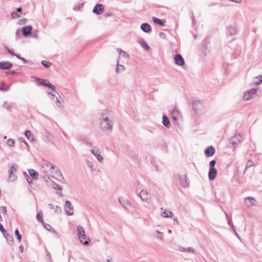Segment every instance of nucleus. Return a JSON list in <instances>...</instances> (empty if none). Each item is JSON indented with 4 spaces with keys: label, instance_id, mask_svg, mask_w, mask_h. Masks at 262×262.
Listing matches in <instances>:
<instances>
[{
    "label": "nucleus",
    "instance_id": "obj_1",
    "mask_svg": "<svg viewBox=\"0 0 262 262\" xmlns=\"http://www.w3.org/2000/svg\"><path fill=\"white\" fill-rule=\"evenodd\" d=\"M113 125L111 112L107 108L102 110L100 117V126L103 130H110Z\"/></svg>",
    "mask_w": 262,
    "mask_h": 262
},
{
    "label": "nucleus",
    "instance_id": "obj_2",
    "mask_svg": "<svg viewBox=\"0 0 262 262\" xmlns=\"http://www.w3.org/2000/svg\"><path fill=\"white\" fill-rule=\"evenodd\" d=\"M41 168L45 173L52 172L53 173L55 167L51 162L44 161L41 164Z\"/></svg>",
    "mask_w": 262,
    "mask_h": 262
},
{
    "label": "nucleus",
    "instance_id": "obj_3",
    "mask_svg": "<svg viewBox=\"0 0 262 262\" xmlns=\"http://www.w3.org/2000/svg\"><path fill=\"white\" fill-rule=\"evenodd\" d=\"M90 151L96 157L99 163H103V157L100 154V149L98 147L94 146L92 148L90 149Z\"/></svg>",
    "mask_w": 262,
    "mask_h": 262
},
{
    "label": "nucleus",
    "instance_id": "obj_4",
    "mask_svg": "<svg viewBox=\"0 0 262 262\" xmlns=\"http://www.w3.org/2000/svg\"><path fill=\"white\" fill-rule=\"evenodd\" d=\"M243 141V137H242L241 135L236 134L234 136L232 137L230 139V143L231 144L232 146L233 147H236L238 144L240 143Z\"/></svg>",
    "mask_w": 262,
    "mask_h": 262
},
{
    "label": "nucleus",
    "instance_id": "obj_5",
    "mask_svg": "<svg viewBox=\"0 0 262 262\" xmlns=\"http://www.w3.org/2000/svg\"><path fill=\"white\" fill-rule=\"evenodd\" d=\"M192 106L195 113L199 114L203 112V106L201 100L194 101L192 103Z\"/></svg>",
    "mask_w": 262,
    "mask_h": 262
},
{
    "label": "nucleus",
    "instance_id": "obj_6",
    "mask_svg": "<svg viewBox=\"0 0 262 262\" xmlns=\"http://www.w3.org/2000/svg\"><path fill=\"white\" fill-rule=\"evenodd\" d=\"M64 210L68 215L74 214V207L69 201H66L64 204Z\"/></svg>",
    "mask_w": 262,
    "mask_h": 262
},
{
    "label": "nucleus",
    "instance_id": "obj_7",
    "mask_svg": "<svg viewBox=\"0 0 262 262\" xmlns=\"http://www.w3.org/2000/svg\"><path fill=\"white\" fill-rule=\"evenodd\" d=\"M17 169V167L15 165H12L9 170V178L8 181L10 182H13L16 179V177L13 174L15 172Z\"/></svg>",
    "mask_w": 262,
    "mask_h": 262
},
{
    "label": "nucleus",
    "instance_id": "obj_8",
    "mask_svg": "<svg viewBox=\"0 0 262 262\" xmlns=\"http://www.w3.org/2000/svg\"><path fill=\"white\" fill-rule=\"evenodd\" d=\"M174 62L176 64L182 66L185 62L182 56L180 54H176L174 57Z\"/></svg>",
    "mask_w": 262,
    "mask_h": 262
},
{
    "label": "nucleus",
    "instance_id": "obj_9",
    "mask_svg": "<svg viewBox=\"0 0 262 262\" xmlns=\"http://www.w3.org/2000/svg\"><path fill=\"white\" fill-rule=\"evenodd\" d=\"M104 10V7L103 5L100 4H97L93 9V12L97 15L102 14Z\"/></svg>",
    "mask_w": 262,
    "mask_h": 262
},
{
    "label": "nucleus",
    "instance_id": "obj_10",
    "mask_svg": "<svg viewBox=\"0 0 262 262\" xmlns=\"http://www.w3.org/2000/svg\"><path fill=\"white\" fill-rule=\"evenodd\" d=\"M13 64L9 61H2L0 62V69L8 70L11 69Z\"/></svg>",
    "mask_w": 262,
    "mask_h": 262
},
{
    "label": "nucleus",
    "instance_id": "obj_11",
    "mask_svg": "<svg viewBox=\"0 0 262 262\" xmlns=\"http://www.w3.org/2000/svg\"><path fill=\"white\" fill-rule=\"evenodd\" d=\"M256 200L253 197H247L245 199V204L248 206H252L255 205Z\"/></svg>",
    "mask_w": 262,
    "mask_h": 262
},
{
    "label": "nucleus",
    "instance_id": "obj_12",
    "mask_svg": "<svg viewBox=\"0 0 262 262\" xmlns=\"http://www.w3.org/2000/svg\"><path fill=\"white\" fill-rule=\"evenodd\" d=\"M178 178L182 186L184 187H187L188 186L186 174L178 175Z\"/></svg>",
    "mask_w": 262,
    "mask_h": 262
},
{
    "label": "nucleus",
    "instance_id": "obj_13",
    "mask_svg": "<svg viewBox=\"0 0 262 262\" xmlns=\"http://www.w3.org/2000/svg\"><path fill=\"white\" fill-rule=\"evenodd\" d=\"M80 243L84 246H88L89 243L91 242V239L89 237L84 234V236H80L78 237Z\"/></svg>",
    "mask_w": 262,
    "mask_h": 262
},
{
    "label": "nucleus",
    "instance_id": "obj_14",
    "mask_svg": "<svg viewBox=\"0 0 262 262\" xmlns=\"http://www.w3.org/2000/svg\"><path fill=\"white\" fill-rule=\"evenodd\" d=\"M217 170L215 168H209L208 173L209 179L211 181L214 180L216 176Z\"/></svg>",
    "mask_w": 262,
    "mask_h": 262
},
{
    "label": "nucleus",
    "instance_id": "obj_15",
    "mask_svg": "<svg viewBox=\"0 0 262 262\" xmlns=\"http://www.w3.org/2000/svg\"><path fill=\"white\" fill-rule=\"evenodd\" d=\"M139 196L141 199V200L146 202L148 200L149 194L147 190H142L139 193Z\"/></svg>",
    "mask_w": 262,
    "mask_h": 262
},
{
    "label": "nucleus",
    "instance_id": "obj_16",
    "mask_svg": "<svg viewBox=\"0 0 262 262\" xmlns=\"http://www.w3.org/2000/svg\"><path fill=\"white\" fill-rule=\"evenodd\" d=\"M32 27L31 26H27L22 28V32L24 36H28L31 33Z\"/></svg>",
    "mask_w": 262,
    "mask_h": 262
},
{
    "label": "nucleus",
    "instance_id": "obj_17",
    "mask_svg": "<svg viewBox=\"0 0 262 262\" xmlns=\"http://www.w3.org/2000/svg\"><path fill=\"white\" fill-rule=\"evenodd\" d=\"M214 152H215V149L212 146L208 147L205 151V154L207 157H209L212 156L214 154Z\"/></svg>",
    "mask_w": 262,
    "mask_h": 262
},
{
    "label": "nucleus",
    "instance_id": "obj_18",
    "mask_svg": "<svg viewBox=\"0 0 262 262\" xmlns=\"http://www.w3.org/2000/svg\"><path fill=\"white\" fill-rule=\"evenodd\" d=\"M141 29L145 33H149L151 31V26L147 23H143L141 25Z\"/></svg>",
    "mask_w": 262,
    "mask_h": 262
},
{
    "label": "nucleus",
    "instance_id": "obj_19",
    "mask_svg": "<svg viewBox=\"0 0 262 262\" xmlns=\"http://www.w3.org/2000/svg\"><path fill=\"white\" fill-rule=\"evenodd\" d=\"M119 202L125 209H128L130 208V204L128 200L119 199Z\"/></svg>",
    "mask_w": 262,
    "mask_h": 262
},
{
    "label": "nucleus",
    "instance_id": "obj_20",
    "mask_svg": "<svg viewBox=\"0 0 262 262\" xmlns=\"http://www.w3.org/2000/svg\"><path fill=\"white\" fill-rule=\"evenodd\" d=\"M162 123L164 126L168 128L170 127L169 119L165 115H164L162 117Z\"/></svg>",
    "mask_w": 262,
    "mask_h": 262
},
{
    "label": "nucleus",
    "instance_id": "obj_21",
    "mask_svg": "<svg viewBox=\"0 0 262 262\" xmlns=\"http://www.w3.org/2000/svg\"><path fill=\"white\" fill-rule=\"evenodd\" d=\"M179 250L181 252H189V253L191 252V253H193L196 254L195 249L191 247H189L188 248H185L183 247H180Z\"/></svg>",
    "mask_w": 262,
    "mask_h": 262
},
{
    "label": "nucleus",
    "instance_id": "obj_22",
    "mask_svg": "<svg viewBox=\"0 0 262 262\" xmlns=\"http://www.w3.org/2000/svg\"><path fill=\"white\" fill-rule=\"evenodd\" d=\"M4 237L6 238L8 243L11 245L13 243V237L8 232H6L4 235Z\"/></svg>",
    "mask_w": 262,
    "mask_h": 262
},
{
    "label": "nucleus",
    "instance_id": "obj_23",
    "mask_svg": "<svg viewBox=\"0 0 262 262\" xmlns=\"http://www.w3.org/2000/svg\"><path fill=\"white\" fill-rule=\"evenodd\" d=\"M138 42L139 43L141 46L144 48L146 50L149 49V47L146 43V41L142 38H139L138 39Z\"/></svg>",
    "mask_w": 262,
    "mask_h": 262
},
{
    "label": "nucleus",
    "instance_id": "obj_24",
    "mask_svg": "<svg viewBox=\"0 0 262 262\" xmlns=\"http://www.w3.org/2000/svg\"><path fill=\"white\" fill-rule=\"evenodd\" d=\"M77 236L79 237L80 236H84L85 234V231L82 226L80 225H78L77 227Z\"/></svg>",
    "mask_w": 262,
    "mask_h": 262
},
{
    "label": "nucleus",
    "instance_id": "obj_25",
    "mask_svg": "<svg viewBox=\"0 0 262 262\" xmlns=\"http://www.w3.org/2000/svg\"><path fill=\"white\" fill-rule=\"evenodd\" d=\"M180 115V112L177 110H173L171 112V117L174 121H177Z\"/></svg>",
    "mask_w": 262,
    "mask_h": 262
},
{
    "label": "nucleus",
    "instance_id": "obj_26",
    "mask_svg": "<svg viewBox=\"0 0 262 262\" xmlns=\"http://www.w3.org/2000/svg\"><path fill=\"white\" fill-rule=\"evenodd\" d=\"M153 21L156 24L159 25L160 26H164L165 20L160 19L157 17H152Z\"/></svg>",
    "mask_w": 262,
    "mask_h": 262
},
{
    "label": "nucleus",
    "instance_id": "obj_27",
    "mask_svg": "<svg viewBox=\"0 0 262 262\" xmlns=\"http://www.w3.org/2000/svg\"><path fill=\"white\" fill-rule=\"evenodd\" d=\"M161 215L165 218H171L172 213L170 211L165 210L161 213Z\"/></svg>",
    "mask_w": 262,
    "mask_h": 262
},
{
    "label": "nucleus",
    "instance_id": "obj_28",
    "mask_svg": "<svg viewBox=\"0 0 262 262\" xmlns=\"http://www.w3.org/2000/svg\"><path fill=\"white\" fill-rule=\"evenodd\" d=\"M228 32L231 35H235L237 32L236 27L235 26H229L228 28Z\"/></svg>",
    "mask_w": 262,
    "mask_h": 262
},
{
    "label": "nucleus",
    "instance_id": "obj_29",
    "mask_svg": "<svg viewBox=\"0 0 262 262\" xmlns=\"http://www.w3.org/2000/svg\"><path fill=\"white\" fill-rule=\"evenodd\" d=\"M125 70V68L123 66L119 64V60H117V66L115 69V71L117 73H119L120 71L123 72Z\"/></svg>",
    "mask_w": 262,
    "mask_h": 262
},
{
    "label": "nucleus",
    "instance_id": "obj_30",
    "mask_svg": "<svg viewBox=\"0 0 262 262\" xmlns=\"http://www.w3.org/2000/svg\"><path fill=\"white\" fill-rule=\"evenodd\" d=\"M253 82L256 85H259L262 82V75H260L258 76H256L254 78V81Z\"/></svg>",
    "mask_w": 262,
    "mask_h": 262
},
{
    "label": "nucleus",
    "instance_id": "obj_31",
    "mask_svg": "<svg viewBox=\"0 0 262 262\" xmlns=\"http://www.w3.org/2000/svg\"><path fill=\"white\" fill-rule=\"evenodd\" d=\"M43 214L41 211L38 212L36 215V219L38 222H40L42 224H44L43 220Z\"/></svg>",
    "mask_w": 262,
    "mask_h": 262
},
{
    "label": "nucleus",
    "instance_id": "obj_32",
    "mask_svg": "<svg viewBox=\"0 0 262 262\" xmlns=\"http://www.w3.org/2000/svg\"><path fill=\"white\" fill-rule=\"evenodd\" d=\"M30 176L35 179H37L38 173L34 169H30L29 171Z\"/></svg>",
    "mask_w": 262,
    "mask_h": 262
},
{
    "label": "nucleus",
    "instance_id": "obj_33",
    "mask_svg": "<svg viewBox=\"0 0 262 262\" xmlns=\"http://www.w3.org/2000/svg\"><path fill=\"white\" fill-rule=\"evenodd\" d=\"M155 232L157 233V238L161 241H164L163 233L158 230H156Z\"/></svg>",
    "mask_w": 262,
    "mask_h": 262
},
{
    "label": "nucleus",
    "instance_id": "obj_34",
    "mask_svg": "<svg viewBox=\"0 0 262 262\" xmlns=\"http://www.w3.org/2000/svg\"><path fill=\"white\" fill-rule=\"evenodd\" d=\"M243 97L245 100H249L251 98L252 96L248 91H246L244 93Z\"/></svg>",
    "mask_w": 262,
    "mask_h": 262
},
{
    "label": "nucleus",
    "instance_id": "obj_35",
    "mask_svg": "<svg viewBox=\"0 0 262 262\" xmlns=\"http://www.w3.org/2000/svg\"><path fill=\"white\" fill-rule=\"evenodd\" d=\"M15 235L17 238V240L18 241V242H20L21 241L22 236L21 234L19 233L18 229L15 230Z\"/></svg>",
    "mask_w": 262,
    "mask_h": 262
},
{
    "label": "nucleus",
    "instance_id": "obj_36",
    "mask_svg": "<svg viewBox=\"0 0 262 262\" xmlns=\"http://www.w3.org/2000/svg\"><path fill=\"white\" fill-rule=\"evenodd\" d=\"M7 144L9 146L14 147L15 146V142L13 139H9L7 142Z\"/></svg>",
    "mask_w": 262,
    "mask_h": 262
},
{
    "label": "nucleus",
    "instance_id": "obj_37",
    "mask_svg": "<svg viewBox=\"0 0 262 262\" xmlns=\"http://www.w3.org/2000/svg\"><path fill=\"white\" fill-rule=\"evenodd\" d=\"M38 81H40V83H39V84L40 85H42L43 86H46V85L47 84V82H48L47 80L46 79H40L39 78H35Z\"/></svg>",
    "mask_w": 262,
    "mask_h": 262
},
{
    "label": "nucleus",
    "instance_id": "obj_38",
    "mask_svg": "<svg viewBox=\"0 0 262 262\" xmlns=\"http://www.w3.org/2000/svg\"><path fill=\"white\" fill-rule=\"evenodd\" d=\"M41 64L43 66H44L46 68H49L51 65V63L50 62L47 61L46 60H42L41 62Z\"/></svg>",
    "mask_w": 262,
    "mask_h": 262
},
{
    "label": "nucleus",
    "instance_id": "obj_39",
    "mask_svg": "<svg viewBox=\"0 0 262 262\" xmlns=\"http://www.w3.org/2000/svg\"><path fill=\"white\" fill-rule=\"evenodd\" d=\"M55 177H56L57 178H62V174L61 171L59 169L55 170Z\"/></svg>",
    "mask_w": 262,
    "mask_h": 262
},
{
    "label": "nucleus",
    "instance_id": "obj_40",
    "mask_svg": "<svg viewBox=\"0 0 262 262\" xmlns=\"http://www.w3.org/2000/svg\"><path fill=\"white\" fill-rule=\"evenodd\" d=\"M253 164H254V163H253V162L252 161H251V160H248V161H247V164H246V168L245 171H246V170H247V169L249 167H250L252 166V165H253Z\"/></svg>",
    "mask_w": 262,
    "mask_h": 262
},
{
    "label": "nucleus",
    "instance_id": "obj_41",
    "mask_svg": "<svg viewBox=\"0 0 262 262\" xmlns=\"http://www.w3.org/2000/svg\"><path fill=\"white\" fill-rule=\"evenodd\" d=\"M53 100L55 101L57 106L60 107L61 106V103L57 97H56L55 98V99H54Z\"/></svg>",
    "mask_w": 262,
    "mask_h": 262
},
{
    "label": "nucleus",
    "instance_id": "obj_42",
    "mask_svg": "<svg viewBox=\"0 0 262 262\" xmlns=\"http://www.w3.org/2000/svg\"><path fill=\"white\" fill-rule=\"evenodd\" d=\"M43 227L47 230H49V231H51V229H52V227L49 225V224H46L44 222V224H42Z\"/></svg>",
    "mask_w": 262,
    "mask_h": 262
},
{
    "label": "nucleus",
    "instance_id": "obj_43",
    "mask_svg": "<svg viewBox=\"0 0 262 262\" xmlns=\"http://www.w3.org/2000/svg\"><path fill=\"white\" fill-rule=\"evenodd\" d=\"M46 86L50 88L51 89H52L53 91H55V86L54 85H53V84H52L51 83H50L49 82H47V84L46 85Z\"/></svg>",
    "mask_w": 262,
    "mask_h": 262
},
{
    "label": "nucleus",
    "instance_id": "obj_44",
    "mask_svg": "<svg viewBox=\"0 0 262 262\" xmlns=\"http://www.w3.org/2000/svg\"><path fill=\"white\" fill-rule=\"evenodd\" d=\"M55 212L57 213H60L62 212L61 208L58 206H56L55 209Z\"/></svg>",
    "mask_w": 262,
    "mask_h": 262
},
{
    "label": "nucleus",
    "instance_id": "obj_45",
    "mask_svg": "<svg viewBox=\"0 0 262 262\" xmlns=\"http://www.w3.org/2000/svg\"><path fill=\"white\" fill-rule=\"evenodd\" d=\"M248 92H249L250 94H251V96L253 95H254L257 92V89H252L251 90L248 91Z\"/></svg>",
    "mask_w": 262,
    "mask_h": 262
},
{
    "label": "nucleus",
    "instance_id": "obj_46",
    "mask_svg": "<svg viewBox=\"0 0 262 262\" xmlns=\"http://www.w3.org/2000/svg\"><path fill=\"white\" fill-rule=\"evenodd\" d=\"M0 210L4 214L7 213V208L5 206H1Z\"/></svg>",
    "mask_w": 262,
    "mask_h": 262
},
{
    "label": "nucleus",
    "instance_id": "obj_47",
    "mask_svg": "<svg viewBox=\"0 0 262 262\" xmlns=\"http://www.w3.org/2000/svg\"><path fill=\"white\" fill-rule=\"evenodd\" d=\"M216 162L215 160H212L209 163V168H214Z\"/></svg>",
    "mask_w": 262,
    "mask_h": 262
},
{
    "label": "nucleus",
    "instance_id": "obj_48",
    "mask_svg": "<svg viewBox=\"0 0 262 262\" xmlns=\"http://www.w3.org/2000/svg\"><path fill=\"white\" fill-rule=\"evenodd\" d=\"M25 135L28 139H30V137L31 136V133L30 130H26L25 133Z\"/></svg>",
    "mask_w": 262,
    "mask_h": 262
},
{
    "label": "nucleus",
    "instance_id": "obj_49",
    "mask_svg": "<svg viewBox=\"0 0 262 262\" xmlns=\"http://www.w3.org/2000/svg\"><path fill=\"white\" fill-rule=\"evenodd\" d=\"M0 231H2V232L3 233V235H4L7 232L6 230L5 229L1 223H0Z\"/></svg>",
    "mask_w": 262,
    "mask_h": 262
},
{
    "label": "nucleus",
    "instance_id": "obj_50",
    "mask_svg": "<svg viewBox=\"0 0 262 262\" xmlns=\"http://www.w3.org/2000/svg\"><path fill=\"white\" fill-rule=\"evenodd\" d=\"M11 16L14 18H18L20 17L19 15L16 12H12L11 13Z\"/></svg>",
    "mask_w": 262,
    "mask_h": 262
},
{
    "label": "nucleus",
    "instance_id": "obj_51",
    "mask_svg": "<svg viewBox=\"0 0 262 262\" xmlns=\"http://www.w3.org/2000/svg\"><path fill=\"white\" fill-rule=\"evenodd\" d=\"M226 216L227 219H228V225L231 226V227H232V224H233L231 223L230 220H229V216H228V214H227V213H226Z\"/></svg>",
    "mask_w": 262,
    "mask_h": 262
},
{
    "label": "nucleus",
    "instance_id": "obj_52",
    "mask_svg": "<svg viewBox=\"0 0 262 262\" xmlns=\"http://www.w3.org/2000/svg\"><path fill=\"white\" fill-rule=\"evenodd\" d=\"M54 189H57V190H62V188L61 187V186H59V185H57V184H56L55 186H54Z\"/></svg>",
    "mask_w": 262,
    "mask_h": 262
},
{
    "label": "nucleus",
    "instance_id": "obj_53",
    "mask_svg": "<svg viewBox=\"0 0 262 262\" xmlns=\"http://www.w3.org/2000/svg\"><path fill=\"white\" fill-rule=\"evenodd\" d=\"M112 15H113V13L112 12L106 13L104 14V16L105 18L112 16Z\"/></svg>",
    "mask_w": 262,
    "mask_h": 262
},
{
    "label": "nucleus",
    "instance_id": "obj_54",
    "mask_svg": "<svg viewBox=\"0 0 262 262\" xmlns=\"http://www.w3.org/2000/svg\"><path fill=\"white\" fill-rule=\"evenodd\" d=\"M86 145L88 147L90 148V149L94 146L93 145V144L90 142H86Z\"/></svg>",
    "mask_w": 262,
    "mask_h": 262
},
{
    "label": "nucleus",
    "instance_id": "obj_55",
    "mask_svg": "<svg viewBox=\"0 0 262 262\" xmlns=\"http://www.w3.org/2000/svg\"><path fill=\"white\" fill-rule=\"evenodd\" d=\"M232 230L233 231L234 234H235V235L238 237V238H239V235L238 234H237V233L236 232V231L235 230V229H234V226L233 224H232Z\"/></svg>",
    "mask_w": 262,
    "mask_h": 262
},
{
    "label": "nucleus",
    "instance_id": "obj_56",
    "mask_svg": "<svg viewBox=\"0 0 262 262\" xmlns=\"http://www.w3.org/2000/svg\"><path fill=\"white\" fill-rule=\"evenodd\" d=\"M7 51L9 54L13 56H15L16 54H15L11 50L9 49V48H7Z\"/></svg>",
    "mask_w": 262,
    "mask_h": 262
},
{
    "label": "nucleus",
    "instance_id": "obj_57",
    "mask_svg": "<svg viewBox=\"0 0 262 262\" xmlns=\"http://www.w3.org/2000/svg\"><path fill=\"white\" fill-rule=\"evenodd\" d=\"M10 88H2V87H0V91H8L9 90Z\"/></svg>",
    "mask_w": 262,
    "mask_h": 262
},
{
    "label": "nucleus",
    "instance_id": "obj_58",
    "mask_svg": "<svg viewBox=\"0 0 262 262\" xmlns=\"http://www.w3.org/2000/svg\"><path fill=\"white\" fill-rule=\"evenodd\" d=\"M53 232L55 233L54 237L55 238H59L60 237V235L58 233L56 232L54 230H53Z\"/></svg>",
    "mask_w": 262,
    "mask_h": 262
},
{
    "label": "nucleus",
    "instance_id": "obj_59",
    "mask_svg": "<svg viewBox=\"0 0 262 262\" xmlns=\"http://www.w3.org/2000/svg\"><path fill=\"white\" fill-rule=\"evenodd\" d=\"M87 165L88 167L90 168H92L93 166V164L91 162H87Z\"/></svg>",
    "mask_w": 262,
    "mask_h": 262
},
{
    "label": "nucleus",
    "instance_id": "obj_60",
    "mask_svg": "<svg viewBox=\"0 0 262 262\" xmlns=\"http://www.w3.org/2000/svg\"><path fill=\"white\" fill-rule=\"evenodd\" d=\"M173 224L174 225H178L179 224V221L176 218L173 219Z\"/></svg>",
    "mask_w": 262,
    "mask_h": 262
},
{
    "label": "nucleus",
    "instance_id": "obj_61",
    "mask_svg": "<svg viewBox=\"0 0 262 262\" xmlns=\"http://www.w3.org/2000/svg\"><path fill=\"white\" fill-rule=\"evenodd\" d=\"M159 35L161 37H162L163 38H165V37L166 36L165 34L163 32H160L159 34Z\"/></svg>",
    "mask_w": 262,
    "mask_h": 262
},
{
    "label": "nucleus",
    "instance_id": "obj_62",
    "mask_svg": "<svg viewBox=\"0 0 262 262\" xmlns=\"http://www.w3.org/2000/svg\"><path fill=\"white\" fill-rule=\"evenodd\" d=\"M230 1L234 2L235 3L239 4L242 2L241 0H229Z\"/></svg>",
    "mask_w": 262,
    "mask_h": 262
},
{
    "label": "nucleus",
    "instance_id": "obj_63",
    "mask_svg": "<svg viewBox=\"0 0 262 262\" xmlns=\"http://www.w3.org/2000/svg\"><path fill=\"white\" fill-rule=\"evenodd\" d=\"M19 250L21 253H23L24 252V247L22 245H20L19 247Z\"/></svg>",
    "mask_w": 262,
    "mask_h": 262
},
{
    "label": "nucleus",
    "instance_id": "obj_64",
    "mask_svg": "<svg viewBox=\"0 0 262 262\" xmlns=\"http://www.w3.org/2000/svg\"><path fill=\"white\" fill-rule=\"evenodd\" d=\"M122 54H122V56H123V57H129L128 55V54H127L126 52H125V51L123 52V53H122Z\"/></svg>",
    "mask_w": 262,
    "mask_h": 262
}]
</instances>
